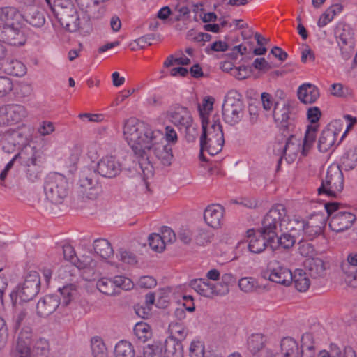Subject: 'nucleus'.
Wrapping results in <instances>:
<instances>
[{
  "label": "nucleus",
  "mask_w": 357,
  "mask_h": 357,
  "mask_svg": "<svg viewBox=\"0 0 357 357\" xmlns=\"http://www.w3.org/2000/svg\"><path fill=\"white\" fill-rule=\"evenodd\" d=\"M264 277L284 286L289 285L293 281L291 271L278 260H273L268 263L267 271L264 273Z\"/></svg>",
  "instance_id": "nucleus-14"
},
{
  "label": "nucleus",
  "mask_w": 357,
  "mask_h": 357,
  "mask_svg": "<svg viewBox=\"0 0 357 357\" xmlns=\"http://www.w3.org/2000/svg\"><path fill=\"white\" fill-rule=\"evenodd\" d=\"M27 116V111L21 105H6L0 107V127L20 122Z\"/></svg>",
  "instance_id": "nucleus-15"
},
{
  "label": "nucleus",
  "mask_w": 357,
  "mask_h": 357,
  "mask_svg": "<svg viewBox=\"0 0 357 357\" xmlns=\"http://www.w3.org/2000/svg\"><path fill=\"white\" fill-rule=\"evenodd\" d=\"M344 187V178L342 169L337 165H332L328 168L321 186L317 189L319 195L325 194L328 197H336Z\"/></svg>",
  "instance_id": "nucleus-8"
},
{
  "label": "nucleus",
  "mask_w": 357,
  "mask_h": 357,
  "mask_svg": "<svg viewBox=\"0 0 357 357\" xmlns=\"http://www.w3.org/2000/svg\"><path fill=\"white\" fill-rule=\"evenodd\" d=\"M321 115L320 109L317 107H314L308 109L307 112V119L312 123L311 125H318L319 121Z\"/></svg>",
  "instance_id": "nucleus-64"
},
{
  "label": "nucleus",
  "mask_w": 357,
  "mask_h": 357,
  "mask_svg": "<svg viewBox=\"0 0 357 357\" xmlns=\"http://www.w3.org/2000/svg\"><path fill=\"white\" fill-rule=\"evenodd\" d=\"M17 149H19V147L15 142V137H11L9 133H7L2 141L3 151L7 153H12Z\"/></svg>",
  "instance_id": "nucleus-53"
},
{
  "label": "nucleus",
  "mask_w": 357,
  "mask_h": 357,
  "mask_svg": "<svg viewBox=\"0 0 357 357\" xmlns=\"http://www.w3.org/2000/svg\"><path fill=\"white\" fill-rule=\"evenodd\" d=\"M77 192L89 199H95L100 195L102 185L95 172L89 171L82 174L79 181Z\"/></svg>",
  "instance_id": "nucleus-11"
},
{
  "label": "nucleus",
  "mask_w": 357,
  "mask_h": 357,
  "mask_svg": "<svg viewBox=\"0 0 357 357\" xmlns=\"http://www.w3.org/2000/svg\"><path fill=\"white\" fill-rule=\"evenodd\" d=\"M295 288L301 292L306 291L310 285V281L306 272L297 269L293 274V281Z\"/></svg>",
  "instance_id": "nucleus-38"
},
{
  "label": "nucleus",
  "mask_w": 357,
  "mask_h": 357,
  "mask_svg": "<svg viewBox=\"0 0 357 357\" xmlns=\"http://www.w3.org/2000/svg\"><path fill=\"white\" fill-rule=\"evenodd\" d=\"M31 331L29 328L23 329L19 334L16 349H21L24 353L30 351Z\"/></svg>",
  "instance_id": "nucleus-40"
},
{
  "label": "nucleus",
  "mask_w": 357,
  "mask_h": 357,
  "mask_svg": "<svg viewBox=\"0 0 357 357\" xmlns=\"http://www.w3.org/2000/svg\"><path fill=\"white\" fill-rule=\"evenodd\" d=\"M93 247L95 253L104 259H107L114 255L111 243L105 238L96 239L93 241Z\"/></svg>",
  "instance_id": "nucleus-34"
},
{
  "label": "nucleus",
  "mask_w": 357,
  "mask_h": 357,
  "mask_svg": "<svg viewBox=\"0 0 357 357\" xmlns=\"http://www.w3.org/2000/svg\"><path fill=\"white\" fill-rule=\"evenodd\" d=\"M98 289L107 296L119 294L120 289L128 290L132 287L131 280L121 275L115 276L113 279L102 278L96 283Z\"/></svg>",
  "instance_id": "nucleus-13"
},
{
  "label": "nucleus",
  "mask_w": 357,
  "mask_h": 357,
  "mask_svg": "<svg viewBox=\"0 0 357 357\" xmlns=\"http://www.w3.org/2000/svg\"><path fill=\"white\" fill-rule=\"evenodd\" d=\"M149 150L146 151V156H142L139 160V165L142 169L144 161H149L155 157L162 165H169L171 164L173 154L171 146L166 142L162 133L158 132V139H155L151 146Z\"/></svg>",
  "instance_id": "nucleus-9"
},
{
  "label": "nucleus",
  "mask_w": 357,
  "mask_h": 357,
  "mask_svg": "<svg viewBox=\"0 0 357 357\" xmlns=\"http://www.w3.org/2000/svg\"><path fill=\"white\" fill-rule=\"evenodd\" d=\"M29 6L26 9L23 15L24 20L35 27H41L45 24V17L43 12L38 8L31 6L34 0H20Z\"/></svg>",
  "instance_id": "nucleus-21"
},
{
  "label": "nucleus",
  "mask_w": 357,
  "mask_h": 357,
  "mask_svg": "<svg viewBox=\"0 0 357 357\" xmlns=\"http://www.w3.org/2000/svg\"><path fill=\"white\" fill-rule=\"evenodd\" d=\"M305 268L307 275L314 279L323 278L326 274L324 262L319 258H309L305 261Z\"/></svg>",
  "instance_id": "nucleus-26"
},
{
  "label": "nucleus",
  "mask_w": 357,
  "mask_h": 357,
  "mask_svg": "<svg viewBox=\"0 0 357 357\" xmlns=\"http://www.w3.org/2000/svg\"><path fill=\"white\" fill-rule=\"evenodd\" d=\"M213 238V234L210 231L200 229L198 230L195 239L197 244L202 245L211 242Z\"/></svg>",
  "instance_id": "nucleus-55"
},
{
  "label": "nucleus",
  "mask_w": 357,
  "mask_h": 357,
  "mask_svg": "<svg viewBox=\"0 0 357 357\" xmlns=\"http://www.w3.org/2000/svg\"><path fill=\"white\" fill-rule=\"evenodd\" d=\"M163 357H182L183 350L180 340L176 337L169 336L165 341L163 345Z\"/></svg>",
  "instance_id": "nucleus-29"
},
{
  "label": "nucleus",
  "mask_w": 357,
  "mask_h": 357,
  "mask_svg": "<svg viewBox=\"0 0 357 357\" xmlns=\"http://www.w3.org/2000/svg\"><path fill=\"white\" fill-rule=\"evenodd\" d=\"M20 14L17 10L12 6H6L0 8V21L3 23V26L15 25L18 22Z\"/></svg>",
  "instance_id": "nucleus-36"
},
{
  "label": "nucleus",
  "mask_w": 357,
  "mask_h": 357,
  "mask_svg": "<svg viewBox=\"0 0 357 357\" xmlns=\"http://www.w3.org/2000/svg\"><path fill=\"white\" fill-rule=\"evenodd\" d=\"M115 357H135L132 345L127 341L119 342L114 349Z\"/></svg>",
  "instance_id": "nucleus-42"
},
{
  "label": "nucleus",
  "mask_w": 357,
  "mask_h": 357,
  "mask_svg": "<svg viewBox=\"0 0 357 357\" xmlns=\"http://www.w3.org/2000/svg\"><path fill=\"white\" fill-rule=\"evenodd\" d=\"M44 191L52 204H62L69 193V184L66 178L58 173H50L45 178Z\"/></svg>",
  "instance_id": "nucleus-6"
},
{
  "label": "nucleus",
  "mask_w": 357,
  "mask_h": 357,
  "mask_svg": "<svg viewBox=\"0 0 357 357\" xmlns=\"http://www.w3.org/2000/svg\"><path fill=\"white\" fill-rule=\"evenodd\" d=\"M91 351L93 357H107V349L100 337H93L91 340Z\"/></svg>",
  "instance_id": "nucleus-41"
},
{
  "label": "nucleus",
  "mask_w": 357,
  "mask_h": 357,
  "mask_svg": "<svg viewBox=\"0 0 357 357\" xmlns=\"http://www.w3.org/2000/svg\"><path fill=\"white\" fill-rule=\"evenodd\" d=\"M296 234L282 232V234L277 237L278 243L284 249H289L294 246L296 241Z\"/></svg>",
  "instance_id": "nucleus-44"
},
{
  "label": "nucleus",
  "mask_w": 357,
  "mask_h": 357,
  "mask_svg": "<svg viewBox=\"0 0 357 357\" xmlns=\"http://www.w3.org/2000/svg\"><path fill=\"white\" fill-rule=\"evenodd\" d=\"M61 26L70 33L79 31L85 36L93 30L89 17H81L77 8L71 0H54L53 4H48Z\"/></svg>",
  "instance_id": "nucleus-1"
},
{
  "label": "nucleus",
  "mask_w": 357,
  "mask_h": 357,
  "mask_svg": "<svg viewBox=\"0 0 357 357\" xmlns=\"http://www.w3.org/2000/svg\"><path fill=\"white\" fill-rule=\"evenodd\" d=\"M178 239L185 244H189L192 241V232L187 227H181L178 231Z\"/></svg>",
  "instance_id": "nucleus-62"
},
{
  "label": "nucleus",
  "mask_w": 357,
  "mask_h": 357,
  "mask_svg": "<svg viewBox=\"0 0 357 357\" xmlns=\"http://www.w3.org/2000/svg\"><path fill=\"white\" fill-rule=\"evenodd\" d=\"M341 164L346 170L354 169L357 165V146L349 149L342 157Z\"/></svg>",
  "instance_id": "nucleus-39"
},
{
  "label": "nucleus",
  "mask_w": 357,
  "mask_h": 357,
  "mask_svg": "<svg viewBox=\"0 0 357 357\" xmlns=\"http://www.w3.org/2000/svg\"><path fill=\"white\" fill-rule=\"evenodd\" d=\"M116 257L123 263L134 265L137 262V256L130 250L120 248L117 251Z\"/></svg>",
  "instance_id": "nucleus-45"
},
{
  "label": "nucleus",
  "mask_w": 357,
  "mask_h": 357,
  "mask_svg": "<svg viewBox=\"0 0 357 357\" xmlns=\"http://www.w3.org/2000/svg\"><path fill=\"white\" fill-rule=\"evenodd\" d=\"M123 135L135 155L140 159L146 156V151L158 139V132L153 131L148 123L130 118L124 123Z\"/></svg>",
  "instance_id": "nucleus-2"
},
{
  "label": "nucleus",
  "mask_w": 357,
  "mask_h": 357,
  "mask_svg": "<svg viewBox=\"0 0 357 357\" xmlns=\"http://www.w3.org/2000/svg\"><path fill=\"white\" fill-rule=\"evenodd\" d=\"M329 218V227L335 232H343L352 227L356 220V215L343 204L336 202L324 204Z\"/></svg>",
  "instance_id": "nucleus-4"
},
{
  "label": "nucleus",
  "mask_w": 357,
  "mask_h": 357,
  "mask_svg": "<svg viewBox=\"0 0 357 357\" xmlns=\"http://www.w3.org/2000/svg\"><path fill=\"white\" fill-rule=\"evenodd\" d=\"M9 135L11 137H15V142L19 148L25 145L28 142L27 136L20 130H13L9 132Z\"/></svg>",
  "instance_id": "nucleus-61"
},
{
  "label": "nucleus",
  "mask_w": 357,
  "mask_h": 357,
  "mask_svg": "<svg viewBox=\"0 0 357 357\" xmlns=\"http://www.w3.org/2000/svg\"><path fill=\"white\" fill-rule=\"evenodd\" d=\"M298 250L299 253L304 257H312L314 255L315 250L314 246L307 242V241H301L298 243Z\"/></svg>",
  "instance_id": "nucleus-59"
},
{
  "label": "nucleus",
  "mask_w": 357,
  "mask_h": 357,
  "mask_svg": "<svg viewBox=\"0 0 357 357\" xmlns=\"http://www.w3.org/2000/svg\"><path fill=\"white\" fill-rule=\"evenodd\" d=\"M337 133L335 130L326 128L322 132L318 141V149L320 152L328 151L336 141Z\"/></svg>",
  "instance_id": "nucleus-30"
},
{
  "label": "nucleus",
  "mask_w": 357,
  "mask_h": 357,
  "mask_svg": "<svg viewBox=\"0 0 357 357\" xmlns=\"http://www.w3.org/2000/svg\"><path fill=\"white\" fill-rule=\"evenodd\" d=\"M99 174L106 178H113L121 171V164L112 155H107L100 159L97 164Z\"/></svg>",
  "instance_id": "nucleus-17"
},
{
  "label": "nucleus",
  "mask_w": 357,
  "mask_h": 357,
  "mask_svg": "<svg viewBox=\"0 0 357 357\" xmlns=\"http://www.w3.org/2000/svg\"><path fill=\"white\" fill-rule=\"evenodd\" d=\"M286 216V208L282 204H275L264 216L261 227L259 229L261 234L266 235L268 241H274L277 237L278 227L280 229V223Z\"/></svg>",
  "instance_id": "nucleus-10"
},
{
  "label": "nucleus",
  "mask_w": 357,
  "mask_h": 357,
  "mask_svg": "<svg viewBox=\"0 0 357 357\" xmlns=\"http://www.w3.org/2000/svg\"><path fill=\"white\" fill-rule=\"evenodd\" d=\"M293 109L294 107L289 102H277L274 104L273 116L282 132V134L287 138L285 146L282 149V155L286 153L291 143V138L294 136V134L291 133L295 128Z\"/></svg>",
  "instance_id": "nucleus-5"
},
{
  "label": "nucleus",
  "mask_w": 357,
  "mask_h": 357,
  "mask_svg": "<svg viewBox=\"0 0 357 357\" xmlns=\"http://www.w3.org/2000/svg\"><path fill=\"white\" fill-rule=\"evenodd\" d=\"M13 88L12 79L6 76L0 77V97L9 93Z\"/></svg>",
  "instance_id": "nucleus-57"
},
{
  "label": "nucleus",
  "mask_w": 357,
  "mask_h": 357,
  "mask_svg": "<svg viewBox=\"0 0 357 357\" xmlns=\"http://www.w3.org/2000/svg\"><path fill=\"white\" fill-rule=\"evenodd\" d=\"M320 218L319 225H314L312 219L310 222H304V228L302 229L301 232L303 233L307 239L313 240L315 237L321 234L324 225V218L321 216Z\"/></svg>",
  "instance_id": "nucleus-35"
},
{
  "label": "nucleus",
  "mask_w": 357,
  "mask_h": 357,
  "mask_svg": "<svg viewBox=\"0 0 357 357\" xmlns=\"http://www.w3.org/2000/svg\"><path fill=\"white\" fill-rule=\"evenodd\" d=\"M298 97L305 104L314 102L319 97V89L311 84H304L298 88Z\"/></svg>",
  "instance_id": "nucleus-28"
},
{
  "label": "nucleus",
  "mask_w": 357,
  "mask_h": 357,
  "mask_svg": "<svg viewBox=\"0 0 357 357\" xmlns=\"http://www.w3.org/2000/svg\"><path fill=\"white\" fill-rule=\"evenodd\" d=\"M202 132L200 136V146L202 151H206L211 155L219 153L223 147L225 139L222 128L220 119L213 116L208 120L202 114Z\"/></svg>",
  "instance_id": "nucleus-3"
},
{
  "label": "nucleus",
  "mask_w": 357,
  "mask_h": 357,
  "mask_svg": "<svg viewBox=\"0 0 357 357\" xmlns=\"http://www.w3.org/2000/svg\"><path fill=\"white\" fill-rule=\"evenodd\" d=\"M135 333L139 339L146 342L151 336L150 326L145 323H138L135 327Z\"/></svg>",
  "instance_id": "nucleus-50"
},
{
  "label": "nucleus",
  "mask_w": 357,
  "mask_h": 357,
  "mask_svg": "<svg viewBox=\"0 0 357 357\" xmlns=\"http://www.w3.org/2000/svg\"><path fill=\"white\" fill-rule=\"evenodd\" d=\"M247 236L250 238L248 244V248L249 250L253 253H261L266 249L267 243L272 242L268 241L266 235L261 234V231L259 230L255 231L254 229H248L247 231Z\"/></svg>",
  "instance_id": "nucleus-20"
},
{
  "label": "nucleus",
  "mask_w": 357,
  "mask_h": 357,
  "mask_svg": "<svg viewBox=\"0 0 357 357\" xmlns=\"http://www.w3.org/2000/svg\"><path fill=\"white\" fill-rule=\"evenodd\" d=\"M169 331L171 333L170 336L176 337L180 340L184 339L187 334L185 328L178 322H171L169 326Z\"/></svg>",
  "instance_id": "nucleus-48"
},
{
  "label": "nucleus",
  "mask_w": 357,
  "mask_h": 357,
  "mask_svg": "<svg viewBox=\"0 0 357 357\" xmlns=\"http://www.w3.org/2000/svg\"><path fill=\"white\" fill-rule=\"evenodd\" d=\"M148 241L151 249L156 252H160L163 251L165 248V244L160 235L158 234H151L149 236Z\"/></svg>",
  "instance_id": "nucleus-47"
},
{
  "label": "nucleus",
  "mask_w": 357,
  "mask_h": 357,
  "mask_svg": "<svg viewBox=\"0 0 357 357\" xmlns=\"http://www.w3.org/2000/svg\"><path fill=\"white\" fill-rule=\"evenodd\" d=\"M238 287L243 291L250 293L254 291L256 281L253 278H243L238 282Z\"/></svg>",
  "instance_id": "nucleus-56"
},
{
  "label": "nucleus",
  "mask_w": 357,
  "mask_h": 357,
  "mask_svg": "<svg viewBox=\"0 0 357 357\" xmlns=\"http://www.w3.org/2000/svg\"><path fill=\"white\" fill-rule=\"evenodd\" d=\"M62 250L64 259L75 265L77 257L75 256L74 248L70 245H65L62 247Z\"/></svg>",
  "instance_id": "nucleus-63"
},
{
  "label": "nucleus",
  "mask_w": 357,
  "mask_h": 357,
  "mask_svg": "<svg viewBox=\"0 0 357 357\" xmlns=\"http://www.w3.org/2000/svg\"><path fill=\"white\" fill-rule=\"evenodd\" d=\"M341 269L347 275V281L352 286L357 280V252L347 255V259L341 264Z\"/></svg>",
  "instance_id": "nucleus-24"
},
{
  "label": "nucleus",
  "mask_w": 357,
  "mask_h": 357,
  "mask_svg": "<svg viewBox=\"0 0 357 357\" xmlns=\"http://www.w3.org/2000/svg\"><path fill=\"white\" fill-rule=\"evenodd\" d=\"M59 291L63 298L62 303L68 305L72 300L77 295V289L76 285L70 284L59 289Z\"/></svg>",
  "instance_id": "nucleus-43"
},
{
  "label": "nucleus",
  "mask_w": 357,
  "mask_h": 357,
  "mask_svg": "<svg viewBox=\"0 0 357 357\" xmlns=\"http://www.w3.org/2000/svg\"><path fill=\"white\" fill-rule=\"evenodd\" d=\"M304 228V220H300L296 218L289 219L286 216L283 218L282 223H280V231L288 232L290 234H296L299 236L302 229Z\"/></svg>",
  "instance_id": "nucleus-32"
},
{
  "label": "nucleus",
  "mask_w": 357,
  "mask_h": 357,
  "mask_svg": "<svg viewBox=\"0 0 357 357\" xmlns=\"http://www.w3.org/2000/svg\"><path fill=\"white\" fill-rule=\"evenodd\" d=\"M190 286L196 291L199 294L212 298L214 296H218V286L211 283L206 279L197 278L192 280Z\"/></svg>",
  "instance_id": "nucleus-25"
},
{
  "label": "nucleus",
  "mask_w": 357,
  "mask_h": 357,
  "mask_svg": "<svg viewBox=\"0 0 357 357\" xmlns=\"http://www.w3.org/2000/svg\"><path fill=\"white\" fill-rule=\"evenodd\" d=\"M280 348L282 357H299L301 355L298 343L291 337H284L281 340Z\"/></svg>",
  "instance_id": "nucleus-31"
},
{
  "label": "nucleus",
  "mask_w": 357,
  "mask_h": 357,
  "mask_svg": "<svg viewBox=\"0 0 357 357\" xmlns=\"http://www.w3.org/2000/svg\"><path fill=\"white\" fill-rule=\"evenodd\" d=\"M33 147L30 146H25L24 147V149L20 152L15 154V156L12 158V160L8 162V163L5 167L6 170L10 171V169L13 167L15 161L17 159L20 158L24 162V160H26L27 158L26 154H33Z\"/></svg>",
  "instance_id": "nucleus-49"
},
{
  "label": "nucleus",
  "mask_w": 357,
  "mask_h": 357,
  "mask_svg": "<svg viewBox=\"0 0 357 357\" xmlns=\"http://www.w3.org/2000/svg\"><path fill=\"white\" fill-rule=\"evenodd\" d=\"M161 233L160 236L165 244H166V243H173L176 241V234L170 227L166 226L162 227Z\"/></svg>",
  "instance_id": "nucleus-60"
},
{
  "label": "nucleus",
  "mask_w": 357,
  "mask_h": 357,
  "mask_svg": "<svg viewBox=\"0 0 357 357\" xmlns=\"http://www.w3.org/2000/svg\"><path fill=\"white\" fill-rule=\"evenodd\" d=\"M190 357H218L211 353L207 354L204 352V346L199 342H192L190 347Z\"/></svg>",
  "instance_id": "nucleus-46"
},
{
  "label": "nucleus",
  "mask_w": 357,
  "mask_h": 357,
  "mask_svg": "<svg viewBox=\"0 0 357 357\" xmlns=\"http://www.w3.org/2000/svg\"><path fill=\"white\" fill-rule=\"evenodd\" d=\"M264 335L259 333L253 334L248 340V349L253 356L259 353L263 357V352L268 349H264Z\"/></svg>",
  "instance_id": "nucleus-33"
},
{
  "label": "nucleus",
  "mask_w": 357,
  "mask_h": 357,
  "mask_svg": "<svg viewBox=\"0 0 357 357\" xmlns=\"http://www.w3.org/2000/svg\"><path fill=\"white\" fill-rule=\"evenodd\" d=\"M26 155L27 158L24 160V162L27 167L26 170V176L29 181L33 183L40 179L41 176L40 167L36 163L39 156L38 151L35 147H33V153L26 154Z\"/></svg>",
  "instance_id": "nucleus-23"
},
{
  "label": "nucleus",
  "mask_w": 357,
  "mask_h": 357,
  "mask_svg": "<svg viewBox=\"0 0 357 357\" xmlns=\"http://www.w3.org/2000/svg\"><path fill=\"white\" fill-rule=\"evenodd\" d=\"M167 116L169 121L179 130L188 126L193 120L191 113L185 107L180 105H173L167 111Z\"/></svg>",
  "instance_id": "nucleus-16"
},
{
  "label": "nucleus",
  "mask_w": 357,
  "mask_h": 357,
  "mask_svg": "<svg viewBox=\"0 0 357 357\" xmlns=\"http://www.w3.org/2000/svg\"><path fill=\"white\" fill-rule=\"evenodd\" d=\"M183 129L185 130V137L189 142H195L199 135L198 127L197 124L194 123V121L192 120L191 123H189L188 126H184Z\"/></svg>",
  "instance_id": "nucleus-51"
},
{
  "label": "nucleus",
  "mask_w": 357,
  "mask_h": 357,
  "mask_svg": "<svg viewBox=\"0 0 357 357\" xmlns=\"http://www.w3.org/2000/svg\"><path fill=\"white\" fill-rule=\"evenodd\" d=\"M225 209L220 204L208 206L204 211V218L206 224L214 229L220 227Z\"/></svg>",
  "instance_id": "nucleus-22"
},
{
  "label": "nucleus",
  "mask_w": 357,
  "mask_h": 357,
  "mask_svg": "<svg viewBox=\"0 0 357 357\" xmlns=\"http://www.w3.org/2000/svg\"><path fill=\"white\" fill-rule=\"evenodd\" d=\"M319 128V125H309L305 131V137L303 139V148L301 153L305 156L307 155L309 151L312 148L313 143L315 141L317 132Z\"/></svg>",
  "instance_id": "nucleus-37"
},
{
  "label": "nucleus",
  "mask_w": 357,
  "mask_h": 357,
  "mask_svg": "<svg viewBox=\"0 0 357 357\" xmlns=\"http://www.w3.org/2000/svg\"><path fill=\"white\" fill-rule=\"evenodd\" d=\"M214 103V98L212 97H206L204 99L202 106L199 107L200 116L202 114L208 119V114L210 111L213 110V105Z\"/></svg>",
  "instance_id": "nucleus-58"
},
{
  "label": "nucleus",
  "mask_w": 357,
  "mask_h": 357,
  "mask_svg": "<svg viewBox=\"0 0 357 357\" xmlns=\"http://www.w3.org/2000/svg\"><path fill=\"white\" fill-rule=\"evenodd\" d=\"M0 40L10 45L17 46L24 45L26 38L23 32L15 25H7L0 28Z\"/></svg>",
  "instance_id": "nucleus-18"
},
{
  "label": "nucleus",
  "mask_w": 357,
  "mask_h": 357,
  "mask_svg": "<svg viewBox=\"0 0 357 357\" xmlns=\"http://www.w3.org/2000/svg\"><path fill=\"white\" fill-rule=\"evenodd\" d=\"M40 289V278L37 271H31L24 277V281L17 286V296L21 301L32 300Z\"/></svg>",
  "instance_id": "nucleus-12"
},
{
  "label": "nucleus",
  "mask_w": 357,
  "mask_h": 357,
  "mask_svg": "<svg viewBox=\"0 0 357 357\" xmlns=\"http://www.w3.org/2000/svg\"><path fill=\"white\" fill-rule=\"evenodd\" d=\"M244 113V104L241 95L236 91H229L222 105V116L225 122L231 126L238 123Z\"/></svg>",
  "instance_id": "nucleus-7"
},
{
  "label": "nucleus",
  "mask_w": 357,
  "mask_h": 357,
  "mask_svg": "<svg viewBox=\"0 0 357 357\" xmlns=\"http://www.w3.org/2000/svg\"><path fill=\"white\" fill-rule=\"evenodd\" d=\"M60 303L61 299L58 295H45L37 303V314L40 317H47L55 312Z\"/></svg>",
  "instance_id": "nucleus-19"
},
{
  "label": "nucleus",
  "mask_w": 357,
  "mask_h": 357,
  "mask_svg": "<svg viewBox=\"0 0 357 357\" xmlns=\"http://www.w3.org/2000/svg\"><path fill=\"white\" fill-rule=\"evenodd\" d=\"M335 34L338 42L345 46L354 47V32L347 24L340 23L336 26Z\"/></svg>",
  "instance_id": "nucleus-27"
},
{
  "label": "nucleus",
  "mask_w": 357,
  "mask_h": 357,
  "mask_svg": "<svg viewBox=\"0 0 357 357\" xmlns=\"http://www.w3.org/2000/svg\"><path fill=\"white\" fill-rule=\"evenodd\" d=\"M96 261L89 255H83L81 259L76 261L75 266L79 269L94 268L96 267Z\"/></svg>",
  "instance_id": "nucleus-52"
},
{
  "label": "nucleus",
  "mask_w": 357,
  "mask_h": 357,
  "mask_svg": "<svg viewBox=\"0 0 357 357\" xmlns=\"http://www.w3.org/2000/svg\"><path fill=\"white\" fill-rule=\"evenodd\" d=\"M221 279L224 285H222V288L218 287V294L219 295H225L229 291V286L235 282V278L231 273H225L222 275Z\"/></svg>",
  "instance_id": "nucleus-54"
}]
</instances>
